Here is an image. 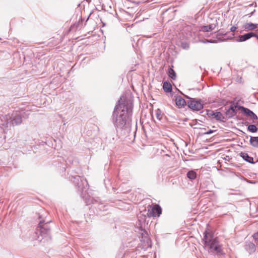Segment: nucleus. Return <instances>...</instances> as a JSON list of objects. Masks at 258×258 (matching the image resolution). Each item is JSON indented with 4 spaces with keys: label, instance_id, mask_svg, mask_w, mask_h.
<instances>
[{
    "label": "nucleus",
    "instance_id": "nucleus-1",
    "mask_svg": "<svg viewBox=\"0 0 258 258\" xmlns=\"http://www.w3.org/2000/svg\"><path fill=\"white\" fill-rule=\"evenodd\" d=\"M132 101L121 96L117 102L113 111L112 122L116 130H123L130 125L133 115Z\"/></svg>",
    "mask_w": 258,
    "mask_h": 258
},
{
    "label": "nucleus",
    "instance_id": "nucleus-2",
    "mask_svg": "<svg viewBox=\"0 0 258 258\" xmlns=\"http://www.w3.org/2000/svg\"><path fill=\"white\" fill-rule=\"evenodd\" d=\"M203 241L205 247L208 249L209 252L216 253L222 255L223 252L217 237H214L212 232L206 229L204 232Z\"/></svg>",
    "mask_w": 258,
    "mask_h": 258
},
{
    "label": "nucleus",
    "instance_id": "nucleus-3",
    "mask_svg": "<svg viewBox=\"0 0 258 258\" xmlns=\"http://www.w3.org/2000/svg\"><path fill=\"white\" fill-rule=\"evenodd\" d=\"M50 222V220L46 222L44 220L39 221L35 231L37 236L36 239L38 241H41L43 239H45L46 240L51 239L50 228L49 226V223Z\"/></svg>",
    "mask_w": 258,
    "mask_h": 258
},
{
    "label": "nucleus",
    "instance_id": "nucleus-4",
    "mask_svg": "<svg viewBox=\"0 0 258 258\" xmlns=\"http://www.w3.org/2000/svg\"><path fill=\"white\" fill-rule=\"evenodd\" d=\"M27 108L24 109L25 110L27 111L26 112H25L23 108L21 107L20 110H17L12 113L9 120L13 126L20 124L22 122V118H28L29 114L28 111L29 109V107L27 106Z\"/></svg>",
    "mask_w": 258,
    "mask_h": 258
},
{
    "label": "nucleus",
    "instance_id": "nucleus-5",
    "mask_svg": "<svg viewBox=\"0 0 258 258\" xmlns=\"http://www.w3.org/2000/svg\"><path fill=\"white\" fill-rule=\"evenodd\" d=\"M71 180L77 187L78 191L80 192L81 196L84 197L85 192L88 188L87 180L79 175H72Z\"/></svg>",
    "mask_w": 258,
    "mask_h": 258
},
{
    "label": "nucleus",
    "instance_id": "nucleus-6",
    "mask_svg": "<svg viewBox=\"0 0 258 258\" xmlns=\"http://www.w3.org/2000/svg\"><path fill=\"white\" fill-rule=\"evenodd\" d=\"M141 236L140 237V243L136 248V251L142 249L146 250L148 248L152 246V242L150 238L149 237L148 232L146 230L144 232H141Z\"/></svg>",
    "mask_w": 258,
    "mask_h": 258
},
{
    "label": "nucleus",
    "instance_id": "nucleus-7",
    "mask_svg": "<svg viewBox=\"0 0 258 258\" xmlns=\"http://www.w3.org/2000/svg\"><path fill=\"white\" fill-rule=\"evenodd\" d=\"M187 105L192 111H200L204 107L203 101L200 99L191 98Z\"/></svg>",
    "mask_w": 258,
    "mask_h": 258
},
{
    "label": "nucleus",
    "instance_id": "nucleus-8",
    "mask_svg": "<svg viewBox=\"0 0 258 258\" xmlns=\"http://www.w3.org/2000/svg\"><path fill=\"white\" fill-rule=\"evenodd\" d=\"M230 104V106L228 108H225L226 119L231 118L235 116L236 114L237 109L241 110V109L239 108V106H241V105L235 104L233 101L231 102Z\"/></svg>",
    "mask_w": 258,
    "mask_h": 258
},
{
    "label": "nucleus",
    "instance_id": "nucleus-9",
    "mask_svg": "<svg viewBox=\"0 0 258 258\" xmlns=\"http://www.w3.org/2000/svg\"><path fill=\"white\" fill-rule=\"evenodd\" d=\"M150 217H148L144 215H141L138 217V221L137 223V225L139 226V229L140 232H144V230H146L145 229V227L146 225L148 224V220L147 219H149Z\"/></svg>",
    "mask_w": 258,
    "mask_h": 258
},
{
    "label": "nucleus",
    "instance_id": "nucleus-10",
    "mask_svg": "<svg viewBox=\"0 0 258 258\" xmlns=\"http://www.w3.org/2000/svg\"><path fill=\"white\" fill-rule=\"evenodd\" d=\"M162 213V209L158 205H154L152 208L148 209L147 215L148 217L160 216Z\"/></svg>",
    "mask_w": 258,
    "mask_h": 258
},
{
    "label": "nucleus",
    "instance_id": "nucleus-11",
    "mask_svg": "<svg viewBox=\"0 0 258 258\" xmlns=\"http://www.w3.org/2000/svg\"><path fill=\"white\" fill-rule=\"evenodd\" d=\"M239 108L241 109V111L246 116L250 117L252 120V122L255 123L254 120L257 119V115L251 110L244 106H239Z\"/></svg>",
    "mask_w": 258,
    "mask_h": 258
},
{
    "label": "nucleus",
    "instance_id": "nucleus-12",
    "mask_svg": "<svg viewBox=\"0 0 258 258\" xmlns=\"http://www.w3.org/2000/svg\"><path fill=\"white\" fill-rule=\"evenodd\" d=\"M256 37L258 40V35L252 32H248L244 34L243 35H239L237 39H236L237 42H244L245 41L251 37Z\"/></svg>",
    "mask_w": 258,
    "mask_h": 258
},
{
    "label": "nucleus",
    "instance_id": "nucleus-13",
    "mask_svg": "<svg viewBox=\"0 0 258 258\" xmlns=\"http://www.w3.org/2000/svg\"><path fill=\"white\" fill-rule=\"evenodd\" d=\"M175 101L178 108L184 107L187 104L185 100L180 96H176Z\"/></svg>",
    "mask_w": 258,
    "mask_h": 258
},
{
    "label": "nucleus",
    "instance_id": "nucleus-14",
    "mask_svg": "<svg viewBox=\"0 0 258 258\" xmlns=\"http://www.w3.org/2000/svg\"><path fill=\"white\" fill-rule=\"evenodd\" d=\"M245 249L249 254H252L256 250V246L253 243L248 242L245 244Z\"/></svg>",
    "mask_w": 258,
    "mask_h": 258
},
{
    "label": "nucleus",
    "instance_id": "nucleus-15",
    "mask_svg": "<svg viewBox=\"0 0 258 258\" xmlns=\"http://www.w3.org/2000/svg\"><path fill=\"white\" fill-rule=\"evenodd\" d=\"M240 157L245 161L251 164H254L252 157H250L248 154L245 152H241L240 153Z\"/></svg>",
    "mask_w": 258,
    "mask_h": 258
},
{
    "label": "nucleus",
    "instance_id": "nucleus-16",
    "mask_svg": "<svg viewBox=\"0 0 258 258\" xmlns=\"http://www.w3.org/2000/svg\"><path fill=\"white\" fill-rule=\"evenodd\" d=\"M258 27L257 24L252 23L251 22L246 23L243 25V28L246 31H251L256 29Z\"/></svg>",
    "mask_w": 258,
    "mask_h": 258
},
{
    "label": "nucleus",
    "instance_id": "nucleus-17",
    "mask_svg": "<svg viewBox=\"0 0 258 258\" xmlns=\"http://www.w3.org/2000/svg\"><path fill=\"white\" fill-rule=\"evenodd\" d=\"M163 88L164 91L166 93H170L172 90L171 84L167 81H165L163 83Z\"/></svg>",
    "mask_w": 258,
    "mask_h": 258
},
{
    "label": "nucleus",
    "instance_id": "nucleus-18",
    "mask_svg": "<svg viewBox=\"0 0 258 258\" xmlns=\"http://www.w3.org/2000/svg\"><path fill=\"white\" fill-rule=\"evenodd\" d=\"M215 28V25L211 24H209L206 26H203L201 27V30L203 32H209Z\"/></svg>",
    "mask_w": 258,
    "mask_h": 258
},
{
    "label": "nucleus",
    "instance_id": "nucleus-19",
    "mask_svg": "<svg viewBox=\"0 0 258 258\" xmlns=\"http://www.w3.org/2000/svg\"><path fill=\"white\" fill-rule=\"evenodd\" d=\"M249 142L253 147L258 148V137H251Z\"/></svg>",
    "mask_w": 258,
    "mask_h": 258
},
{
    "label": "nucleus",
    "instance_id": "nucleus-20",
    "mask_svg": "<svg viewBox=\"0 0 258 258\" xmlns=\"http://www.w3.org/2000/svg\"><path fill=\"white\" fill-rule=\"evenodd\" d=\"M216 33L217 38L219 41H224L226 40V39H221L220 37L221 36L225 35L226 34V33L225 31H223L222 30L220 29L218 31H217Z\"/></svg>",
    "mask_w": 258,
    "mask_h": 258
},
{
    "label": "nucleus",
    "instance_id": "nucleus-21",
    "mask_svg": "<svg viewBox=\"0 0 258 258\" xmlns=\"http://www.w3.org/2000/svg\"><path fill=\"white\" fill-rule=\"evenodd\" d=\"M214 118H215L217 120L222 121L225 119L226 118L224 117L221 112H216Z\"/></svg>",
    "mask_w": 258,
    "mask_h": 258
},
{
    "label": "nucleus",
    "instance_id": "nucleus-22",
    "mask_svg": "<svg viewBox=\"0 0 258 258\" xmlns=\"http://www.w3.org/2000/svg\"><path fill=\"white\" fill-rule=\"evenodd\" d=\"M187 177L190 180H194L197 177V173L194 170H190L187 173Z\"/></svg>",
    "mask_w": 258,
    "mask_h": 258
},
{
    "label": "nucleus",
    "instance_id": "nucleus-23",
    "mask_svg": "<svg viewBox=\"0 0 258 258\" xmlns=\"http://www.w3.org/2000/svg\"><path fill=\"white\" fill-rule=\"evenodd\" d=\"M168 75L172 80H175L176 78V73L173 69L170 68L168 70Z\"/></svg>",
    "mask_w": 258,
    "mask_h": 258
},
{
    "label": "nucleus",
    "instance_id": "nucleus-24",
    "mask_svg": "<svg viewBox=\"0 0 258 258\" xmlns=\"http://www.w3.org/2000/svg\"><path fill=\"white\" fill-rule=\"evenodd\" d=\"M248 131L251 133H255L257 131L256 126L254 124H250L247 127Z\"/></svg>",
    "mask_w": 258,
    "mask_h": 258
},
{
    "label": "nucleus",
    "instance_id": "nucleus-25",
    "mask_svg": "<svg viewBox=\"0 0 258 258\" xmlns=\"http://www.w3.org/2000/svg\"><path fill=\"white\" fill-rule=\"evenodd\" d=\"M155 114L156 118L159 120H161L162 119V111L160 109L158 108L155 110Z\"/></svg>",
    "mask_w": 258,
    "mask_h": 258
},
{
    "label": "nucleus",
    "instance_id": "nucleus-26",
    "mask_svg": "<svg viewBox=\"0 0 258 258\" xmlns=\"http://www.w3.org/2000/svg\"><path fill=\"white\" fill-rule=\"evenodd\" d=\"M215 112L212 110H207V115L209 117L214 118V116H215Z\"/></svg>",
    "mask_w": 258,
    "mask_h": 258
},
{
    "label": "nucleus",
    "instance_id": "nucleus-27",
    "mask_svg": "<svg viewBox=\"0 0 258 258\" xmlns=\"http://www.w3.org/2000/svg\"><path fill=\"white\" fill-rule=\"evenodd\" d=\"M100 203V199L99 198L92 199L91 200V203L93 205L98 204V203Z\"/></svg>",
    "mask_w": 258,
    "mask_h": 258
},
{
    "label": "nucleus",
    "instance_id": "nucleus-28",
    "mask_svg": "<svg viewBox=\"0 0 258 258\" xmlns=\"http://www.w3.org/2000/svg\"><path fill=\"white\" fill-rule=\"evenodd\" d=\"M181 46L183 48L185 49H187L189 48V46L187 43L182 42L181 43Z\"/></svg>",
    "mask_w": 258,
    "mask_h": 258
},
{
    "label": "nucleus",
    "instance_id": "nucleus-29",
    "mask_svg": "<svg viewBox=\"0 0 258 258\" xmlns=\"http://www.w3.org/2000/svg\"><path fill=\"white\" fill-rule=\"evenodd\" d=\"M252 237L255 241L258 242V232L253 233L252 235Z\"/></svg>",
    "mask_w": 258,
    "mask_h": 258
},
{
    "label": "nucleus",
    "instance_id": "nucleus-30",
    "mask_svg": "<svg viewBox=\"0 0 258 258\" xmlns=\"http://www.w3.org/2000/svg\"><path fill=\"white\" fill-rule=\"evenodd\" d=\"M214 132V131L213 130H209L208 131H207V132H205L204 133V135H210V134H212Z\"/></svg>",
    "mask_w": 258,
    "mask_h": 258
},
{
    "label": "nucleus",
    "instance_id": "nucleus-31",
    "mask_svg": "<svg viewBox=\"0 0 258 258\" xmlns=\"http://www.w3.org/2000/svg\"><path fill=\"white\" fill-rule=\"evenodd\" d=\"M204 43H215L216 42V40H206V41H203Z\"/></svg>",
    "mask_w": 258,
    "mask_h": 258
},
{
    "label": "nucleus",
    "instance_id": "nucleus-32",
    "mask_svg": "<svg viewBox=\"0 0 258 258\" xmlns=\"http://www.w3.org/2000/svg\"><path fill=\"white\" fill-rule=\"evenodd\" d=\"M237 29V27L235 26H232L230 28V31L231 32H235Z\"/></svg>",
    "mask_w": 258,
    "mask_h": 258
},
{
    "label": "nucleus",
    "instance_id": "nucleus-33",
    "mask_svg": "<svg viewBox=\"0 0 258 258\" xmlns=\"http://www.w3.org/2000/svg\"><path fill=\"white\" fill-rule=\"evenodd\" d=\"M212 24L215 25V28H216L218 26V23L217 20H216V23H213V24Z\"/></svg>",
    "mask_w": 258,
    "mask_h": 258
},
{
    "label": "nucleus",
    "instance_id": "nucleus-34",
    "mask_svg": "<svg viewBox=\"0 0 258 258\" xmlns=\"http://www.w3.org/2000/svg\"><path fill=\"white\" fill-rule=\"evenodd\" d=\"M184 97H185V98H186L189 99H190V100H191V99L192 98H190L189 97H188V96H186V95H184Z\"/></svg>",
    "mask_w": 258,
    "mask_h": 258
},
{
    "label": "nucleus",
    "instance_id": "nucleus-35",
    "mask_svg": "<svg viewBox=\"0 0 258 258\" xmlns=\"http://www.w3.org/2000/svg\"><path fill=\"white\" fill-rule=\"evenodd\" d=\"M101 205H102V204H99V206H100V207H98V208H99V209H101V208H102V206H101Z\"/></svg>",
    "mask_w": 258,
    "mask_h": 258
},
{
    "label": "nucleus",
    "instance_id": "nucleus-36",
    "mask_svg": "<svg viewBox=\"0 0 258 258\" xmlns=\"http://www.w3.org/2000/svg\"><path fill=\"white\" fill-rule=\"evenodd\" d=\"M0 128H1V130L3 131H4V130L1 127H0Z\"/></svg>",
    "mask_w": 258,
    "mask_h": 258
}]
</instances>
